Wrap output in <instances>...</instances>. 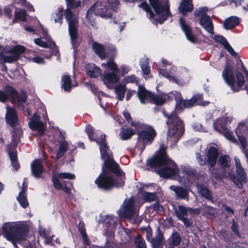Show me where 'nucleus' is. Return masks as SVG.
<instances>
[{"mask_svg": "<svg viewBox=\"0 0 248 248\" xmlns=\"http://www.w3.org/2000/svg\"><path fill=\"white\" fill-rule=\"evenodd\" d=\"M57 176L60 179H74L75 178L74 174L68 173V172H62L59 173Z\"/></svg>", "mask_w": 248, "mask_h": 248, "instance_id": "nucleus-52", "label": "nucleus"}, {"mask_svg": "<svg viewBox=\"0 0 248 248\" xmlns=\"http://www.w3.org/2000/svg\"><path fill=\"white\" fill-rule=\"evenodd\" d=\"M179 23L181 29L185 33L187 39L192 43H194L196 41V38L193 34L191 28L189 25L182 18L179 19Z\"/></svg>", "mask_w": 248, "mask_h": 248, "instance_id": "nucleus-24", "label": "nucleus"}, {"mask_svg": "<svg viewBox=\"0 0 248 248\" xmlns=\"http://www.w3.org/2000/svg\"><path fill=\"white\" fill-rule=\"evenodd\" d=\"M165 115L168 118L167 139L172 143H176L183 133L184 128L181 120L175 113H172L169 116Z\"/></svg>", "mask_w": 248, "mask_h": 248, "instance_id": "nucleus-6", "label": "nucleus"}, {"mask_svg": "<svg viewBox=\"0 0 248 248\" xmlns=\"http://www.w3.org/2000/svg\"><path fill=\"white\" fill-rule=\"evenodd\" d=\"M62 87L66 92H68L70 90L72 85L70 78L69 77L64 75L62 77Z\"/></svg>", "mask_w": 248, "mask_h": 248, "instance_id": "nucleus-41", "label": "nucleus"}, {"mask_svg": "<svg viewBox=\"0 0 248 248\" xmlns=\"http://www.w3.org/2000/svg\"><path fill=\"white\" fill-rule=\"evenodd\" d=\"M158 74L163 77L167 78L170 81L174 82L179 86H183L185 82L183 80L178 79L176 77L177 73V68L174 66H172L169 71L166 70L162 69L161 68H157Z\"/></svg>", "mask_w": 248, "mask_h": 248, "instance_id": "nucleus-19", "label": "nucleus"}, {"mask_svg": "<svg viewBox=\"0 0 248 248\" xmlns=\"http://www.w3.org/2000/svg\"><path fill=\"white\" fill-rule=\"evenodd\" d=\"M233 120L232 116H222L217 118L213 123L216 131L221 133L226 139L235 143L236 140L232 131L228 128L227 125L231 124Z\"/></svg>", "mask_w": 248, "mask_h": 248, "instance_id": "nucleus-12", "label": "nucleus"}, {"mask_svg": "<svg viewBox=\"0 0 248 248\" xmlns=\"http://www.w3.org/2000/svg\"><path fill=\"white\" fill-rule=\"evenodd\" d=\"M149 0L154 12L147 3H141L139 7H141L149 15V18L152 23H162L170 15L168 5L163 4L161 0Z\"/></svg>", "mask_w": 248, "mask_h": 248, "instance_id": "nucleus-4", "label": "nucleus"}, {"mask_svg": "<svg viewBox=\"0 0 248 248\" xmlns=\"http://www.w3.org/2000/svg\"><path fill=\"white\" fill-rule=\"evenodd\" d=\"M236 134L243 148L246 147V138L248 136V122L247 121L240 123L235 130Z\"/></svg>", "mask_w": 248, "mask_h": 248, "instance_id": "nucleus-21", "label": "nucleus"}, {"mask_svg": "<svg viewBox=\"0 0 248 248\" xmlns=\"http://www.w3.org/2000/svg\"><path fill=\"white\" fill-rule=\"evenodd\" d=\"M85 130L90 140L96 141L99 145L101 157L104 161L102 173L96 179L95 183L99 188L105 190L124 186V173L113 159L105 140V135L101 134L100 131L94 133L90 125L86 126Z\"/></svg>", "mask_w": 248, "mask_h": 248, "instance_id": "nucleus-1", "label": "nucleus"}, {"mask_svg": "<svg viewBox=\"0 0 248 248\" xmlns=\"http://www.w3.org/2000/svg\"><path fill=\"white\" fill-rule=\"evenodd\" d=\"M85 70L87 75L91 78H96L102 75L101 69L93 63L87 64L85 67Z\"/></svg>", "mask_w": 248, "mask_h": 248, "instance_id": "nucleus-30", "label": "nucleus"}, {"mask_svg": "<svg viewBox=\"0 0 248 248\" xmlns=\"http://www.w3.org/2000/svg\"><path fill=\"white\" fill-rule=\"evenodd\" d=\"M137 94L141 103L146 104L152 102L153 94L147 91L143 87L139 86Z\"/></svg>", "mask_w": 248, "mask_h": 248, "instance_id": "nucleus-23", "label": "nucleus"}, {"mask_svg": "<svg viewBox=\"0 0 248 248\" xmlns=\"http://www.w3.org/2000/svg\"><path fill=\"white\" fill-rule=\"evenodd\" d=\"M31 170L32 175L36 178H41L44 172V168L40 159L35 160L31 164Z\"/></svg>", "mask_w": 248, "mask_h": 248, "instance_id": "nucleus-28", "label": "nucleus"}, {"mask_svg": "<svg viewBox=\"0 0 248 248\" xmlns=\"http://www.w3.org/2000/svg\"><path fill=\"white\" fill-rule=\"evenodd\" d=\"M107 3L110 11L115 12L118 8L119 1L118 0H108Z\"/></svg>", "mask_w": 248, "mask_h": 248, "instance_id": "nucleus-48", "label": "nucleus"}, {"mask_svg": "<svg viewBox=\"0 0 248 248\" xmlns=\"http://www.w3.org/2000/svg\"><path fill=\"white\" fill-rule=\"evenodd\" d=\"M22 184V189L19 192L18 196L17 197V200L20 205L24 208H26L29 205V203L27 201L26 196L25 195V191L27 187V186L25 182Z\"/></svg>", "mask_w": 248, "mask_h": 248, "instance_id": "nucleus-31", "label": "nucleus"}, {"mask_svg": "<svg viewBox=\"0 0 248 248\" xmlns=\"http://www.w3.org/2000/svg\"><path fill=\"white\" fill-rule=\"evenodd\" d=\"M93 13L95 15L106 18L112 17L111 11H110L109 8H106V5L103 2L97 1L87 12V18L93 26H94L95 24Z\"/></svg>", "mask_w": 248, "mask_h": 248, "instance_id": "nucleus-13", "label": "nucleus"}, {"mask_svg": "<svg viewBox=\"0 0 248 248\" xmlns=\"http://www.w3.org/2000/svg\"><path fill=\"white\" fill-rule=\"evenodd\" d=\"M203 209L204 210V213L208 214H211L213 212L214 208L211 206H203Z\"/></svg>", "mask_w": 248, "mask_h": 248, "instance_id": "nucleus-60", "label": "nucleus"}, {"mask_svg": "<svg viewBox=\"0 0 248 248\" xmlns=\"http://www.w3.org/2000/svg\"><path fill=\"white\" fill-rule=\"evenodd\" d=\"M193 129L196 131H202L203 128L202 125L198 123H195L193 126Z\"/></svg>", "mask_w": 248, "mask_h": 248, "instance_id": "nucleus-59", "label": "nucleus"}, {"mask_svg": "<svg viewBox=\"0 0 248 248\" xmlns=\"http://www.w3.org/2000/svg\"><path fill=\"white\" fill-rule=\"evenodd\" d=\"M236 78L231 66L226 65L222 71V76L225 81L230 86L232 89L235 92L240 90L245 83L243 75L238 70H236Z\"/></svg>", "mask_w": 248, "mask_h": 248, "instance_id": "nucleus-11", "label": "nucleus"}, {"mask_svg": "<svg viewBox=\"0 0 248 248\" xmlns=\"http://www.w3.org/2000/svg\"><path fill=\"white\" fill-rule=\"evenodd\" d=\"M215 40L218 43L222 44L224 48L229 52L232 56L236 55V53L234 51L232 47L230 45L226 39L223 36L220 35H216L215 37Z\"/></svg>", "mask_w": 248, "mask_h": 248, "instance_id": "nucleus-32", "label": "nucleus"}, {"mask_svg": "<svg viewBox=\"0 0 248 248\" xmlns=\"http://www.w3.org/2000/svg\"><path fill=\"white\" fill-rule=\"evenodd\" d=\"M105 222L108 224V228L106 232L108 248H124L123 246L117 248L115 244L112 242V239L114 237V227L116 223L115 218L112 216H107Z\"/></svg>", "mask_w": 248, "mask_h": 248, "instance_id": "nucleus-16", "label": "nucleus"}, {"mask_svg": "<svg viewBox=\"0 0 248 248\" xmlns=\"http://www.w3.org/2000/svg\"><path fill=\"white\" fill-rule=\"evenodd\" d=\"M218 155V152L216 146H210L207 149V161L211 167H213L216 163Z\"/></svg>", "mask_w": 248, "mask_h": 248, "instance_id": "nucleus-25", "label": "nucleus"}, {"mask_svg": "<svg viewBox=\"0 0 248 248\" xmlns=\"http://www.w3.org/2000/svg\"><path fill=\"white\" fill-rule=\"evenodd\" d=\"M171 63L168 60L163 58L161 59V66L163 67H166L168 65H170Z\"/></svg>", "mask_w": 248, "mask_h": 248, "instance_id": "nucleus-63", "label": "nucleus"}, {"mask_svg": "<svg viewBox=\"0 0 248 248\" xmlns=\"http://www.w3.org/2000/svg\"><path fill=\"white\" fill-rule=\"evenodd\" d=\"M179 10L183 15H185L186 12H190L193 10V7L191 0H181Z\"/></svg>", "mask_w": 248, "mask_h": 248, "instance_id": "nucleus-33", "label": "nucleus"}, {"mask_svg": "<svg viewBox=\"0 0 248 248\" xmlns=\"http://www.w3.org/2000/svg\"><path fill=\"white\" fill-rule=\"evenodd\" d=\"M25 50L24 46L16 45L12 48L7 49L6 52L7 54H0V59L4 62L12 63L17 60Z\"/></svg>", "mask_w": 248, "mask_h": 248, "instance_id": "nucleus-15", "label": "nucleus"}, {"mask_svg": "<svg viewBox=\"0 0 248 248\" xmlns=\"http://www.w3.org/2000/svg\"><path fill=\"white\" fill-rule=\"evenodd\" d=\"M146 237L147 240L151 243L153 248H162L163 246V233L159 228H157L155 237H152V232L150 228H147L145 230Z\"/></svg>", "mask_w": 248, "mask_h": 248, "instance_id": "nucleus-18", "label": "nucleus"}, {"mask_svg": "<svg viewBox=\"0 0 248 248\" xmlns=\"http://www.w3.org/2000/svg\"><path fill=\"white\" fill-rule=\"evenodd\" d=\"M92 47L95 53L101 59H103L106 57L104 47L103 45L97 43H93Z\"/></svg>", "mask_w": 248, "mask_h": 248, "instance_id": "nucleus-36", "label": "nucleus"}, {"mask_svg": "<svg viewBox=\"0 0 248 248\" xmlns=\"http://www.w3.org/2000/svg\"><path fill=\"white\" fill-rule=\"evenodd\" d=\"M6 119L7 123L10 125L14 126L17 124V116L15 108L7 107Z\"/></svg>", "mask_w": 248, "mask_h": 248, "instance_id": "nucleus-26", "label": "nucleus"}, {"mask_svg": "<svg viewBox=\"0 0 248 248\" xmlns=\"http://www.w3.org/2000/svg\"><path fill=\"white\" fill-rule=\"evenodd\" d=\"M172 245L177 246L181 241L180 235L177 233H173L170 238Z\"/></svg>", "mask_w": 248, "mask_h": 248, "instance_id": "nucleus-49", "label": "nucleus"}, {"mask_svg": "<svg viewBox=\"0 0 248 248\" xmlns=\"http://www.w3.org/2000/svg\"><path fill=\"white\" fill-rule=\"evenodd\" d=\"M165 150V147L162 146L154 157L148 160L147 164L154 168L161 177L177 179L181 184L189 185L191 178L196 174L195 170L183 166L181 170L179 171L175 163L167 156Z\"/></svg>", "mask_w": 248, "mask_h": 248, "instance_id": "nucleus-2", "label": "nucleus"}, {"mask_svg": "<svg viewBox=\"0 0 248 248\" xmlns=\"http://www.w3.org/2000/svg\"><path fill=\"white\" fill-rule=\"evenodd\" d=\"M122 82L124 84L129 83H136L137 84L138 79L137 78L135 75H132L125 77L124 79L123 80Z\"/></svg>", "mask_w": 248, "mask_h": 248, "instance_id": "nucleus-50", "label": "nucleus"}, {"mask_svg": "<svg viewBox=\"0 0 248 248\" xmlns=\"http://www.w3.org/2000/svg\"><path fill=\"white\" fill-rule=\"evenodd\" d=\"M200 24L208 33L213 34V25L209 16H202L200 18Z\"/></svg>", "mask_w": 248, "mask_h": 248, "instance_id": "nucleus-27", "label": "nucleus"}, {"mask_svg": "<svg viewBox=\"0 0 248 248\" xmlns=\"http://www.w3.org/2000/svg\"><path fill=\"white\" fill-rule=\"evenodd\" d=\"M167 97V96L164 94L159 95H154L153 94L152 102L153 101L154 103L156 105H162L166 101Z\"/></svg>", "mask_w": 248, "mask_h": 248, "instance_id": "nucleus-44", "label": "nucleus"}, {"mask_svg": "<svg viewBox=\"0 0 248 248\" xmlns=\"http://www.w3.org/2000/svg\"><path fill=\"white\" fill-rule=\"evenodd\" d=\"M8 98H11L13 103L20 107L26 102L27 95L24 92H21L20 94L17 95L13 88L8 87L6 93L0 90V101L4 102Z\"/></svg>", "mask_w": 248, "mask_h": 248, "instance_id": "nucleus-14", "label": "nucleus"}, {"mask_svg": "<svg viewBox=\"0 0 248 248\" xmlns=\"http://www.w3.org/2000/svg\"><path fill=\"white\" fill-rule=\"evenodd\" d=\"M67 8L65 10V18L68 24L69 34L73 47L75 48L78 45V17L72 11V9H76L80 6L79 0H66Z\"/></svg>", "mask_w": 248, "mask_h": 248, "instance_id": "nucleus-3", "label": "nucleus"}, {"mask_svg": "<svg viewBox=\"0 0 248 248\" xmlns=\"http://www.w3.org/2000/svg\"><path fill=\"white\" fill-rule=\"evenodd\" d=\"M142 197L145 201L149 202H153L156 199V195L155 193L147 192H143Z\"/></svg>", "mask_w": 248, "mask_h": 248, "instance_id": "nucleus-47", "label": "nucleus"}, {"mask_svg": "<svg viewBox=\"0 0 248 248\" xmlns=\"http://www.w3.org/2000/svg\"><path fill=\"white\" fill-rule=\"evenodd\" d=\"M135 243L137 248H146L145 242L140 235H137L135 237Z\"/></svg>", "mask_w": 248, "mask_h": 248, "instance_id": "nucleus-46", "label": "nucleus"}, {"mask_svg": "<svg viewBox=\"0 0 248 248\" xmlns=\"http://www.w3.org/2000/svg\"><path fill=\"white\" fill-rule=\"evenodd\" d=\"M63 9L61 7L58 8L55 11L51 14V17L55 23H59L61 25L63 18Z\"/></svg>", "mask_w": 248, "mask_h": 248, "instance_id": "nucleus-34", "label": "nucleus"}, {"mask_svg": "<svg viewBox=\"0 0 248 248\" xmlns=\"http://www.w3.org/2000/svg\"><path fill=\"white\" fill-rule=\"evenodd\" d=\"M175 213L178 218L184 223L186 227H188L191 225V223L187 218V215L188 214H198L200 213V210L198 209H193L183 205H179L178 208L175 210Z\"/></svg>", "mask_w": 248, "mask_h": 248, "instance_id": "nucleus-17", "label": "nucleus"}, {"mask_svg": "<svg viewBox=\"0 0 248 248\" xmlns=\"http://www.w3.org/2000/svg\"><path fill=\"white\" fill-rule=\"evenodd\" d=\"M68 149V143L64 140L60 141L59 143V150L56 155L57 160L62 157L66 152Z\"/></svg>", "mask_w": 248, "mask_h": 248, "instance_id": "nucleus-37", "label": "nucleus"}, {"mask_svg": "<svg viewBox=\"0 0 248 248\" xmlns=\"http://www.w3.org/2000/svg\"><path fill=\"white\" fill-rule=\"evenodd\" d=\"M134 197L125 200L118 211V214L120 217L126 218L131 223L139 225L142 218L139 215L138 209L134 206Z\"/></svg>", "mask_w": 248, "mask_h": 248, "instance_id": "nucleus-10", "label": "nucleus"}, {"mask_svg": "<svg viewBox=\"0 0 248 248\" xmlns=\"http://www.w3.org/2000/svg\"><path fill=\"white\" fill-rule=\"evenodd\" d=\"M8 152L9 157L11 161V163L15 170H17L19 169L20 166L17 161L16 152L15 151H10L9 150Z\"/></svg>", "mask_w": 248, "mask_h": 248, "instance_id": "nucleus-42", "label": "nucleus"}, {"mask_svg": "<svg viewBox=\"0 0 248 248\" xmlns=\"http://www.w3.org/2000/svg\"><path fill=\"white\" fill-rule=\"evenodd\" d=\"M197 187L198 191L201 196L208 200L212 199V195L210 191L205 186L202 185H198Z\"/></svg>", "mask_w": 248, "mask_h": 248, "instance_id": "nucleus-38", "label": "nucleus"}, {"mask_svg": "<svg viewBox=\"0 0 248 248\" xmlns=\"http://www.w3.org/2000/svg\"><path fill=\"white\" fill-rule=\"evenodd\" d=\"M126 88L125 85L119 84L115 88V92L116 94V98L119 100H123Z\"/></svg>", "mask_w": 248, "mask_h": 248, "instance_id": "nucleus-39", "label": "nucleus"}, {"mask_svg": "<svg viewBox=\"0 0 248 248\" xmlns=\"http://www.w3.org/2000/svg\"><path fill=\"white\" fill-rule=\"evenodd\" d=\"M239 22V19L237 17L232 16L225 21L224 27L227 30L231 29L238 25Z\"/></svg>", "mask_w": 248, "mask_h": 248, "instance_id": "nucleus-35", "label": "nucleus"}, {"mask_svg": "<svg viewBox=\"0 0 248 248\" xmlns=\"http://www.w3.org/2000/svg\"><path fill=\"white\" fill-rule=\"evenodd\" d=\"M207 11V7L200 8L198 10L195 12V15L197 16H205V13Z\"/></svg>", "mask_w": 248, "mask_h": 248, "instance_id": "nucleus-55", "label": "nucleus"}, {"mask_svg": "<svg viewBox=\"0 0 248 248\" xmlns=\"http://www.w3.org/2000/svg\"><path fill=\"white\" fill-rule=\"evenodd\" d=\"M27 228L23 225L5 223L2 228V234L9 241L12 242L15 248H18L15 242L25 239Z\"/></svg>", "mask_w": 248, "mask_h": 248, "instance_id": "nucleus-9", "label": "nucleus"}, {"mask_svg": "<svg viewBox=\"0 0 248 248\" xmlns=\"http://www.w3.org/2000/svg\"><path fill=\"white\" fill-rule=\"evenodd\" d=\"M78 228V230L81 234H84V233H86L84 224L83 222H80L79 223Z\"/></svg>", "mask_w": 248, "mask_h": 248, "instance_id": "nucleus-61", "label": "nucleus"}, {"mask_svg": "<svg viewBox=\"0 0 248 248\" xmlns=\"http://www.w3.org/2000/svg\"><path fill=\"white\" fill-rule=\"evenodd\" d=\"M125 119L135 127L138 132L139 140L143 143H150L156 135L155 130L151 126L145 125L138 122H133L130 114L126 111L123 112Z\"/></svg>", "mask_w": 248, "mask_h": 248, "instance_id": "nucleus-7", "label": "nucleus"}, {"mask_svg": "<svg viewBox=\"0 0 248 248\" xmlns=\"http://www.w3.org/2000/svg\"><path fill=\"white\" fill-rule=\"evenodd\" d=\"M170 189L175 193L177 198L184 199L187 201L188 200V191L187 189L175 186H170Z\"/></svg>", "mask_w": 248, "mask_h": 248, "instance_id": "nucleus-29", "label": "nucleus"}, {"mask_svg": "<svg viewBox=\"0 0 248 248\" xmlns=\"http://www.w3.org/2000/svg\"><path fill=\"white\" fill-rule=\"evenodd\" d=\"M140 66L144 75H148L150 72V68L149 66V59L142 58L140 61Z\"/></svg>", "mask_w": 248, "mask_h": 248, "instance_id": "nucleus-40", "label": "nucleus"}, {"mask_svg": "<svg viewBox=\"0 0 248 248\" xmlns=\"http://www.w3.org/2000/svg\"><path fill=\"white\" fill-rule=\"evenodd\" d=\"M15 15L16 17L20 20L22 21L26 20L27 13L24 10L16 9Z\"/></svg>", "mask_w": 248, "mask_h": 248, "instance_id": "nucleus-45", "label": "nucleus"}, {"mask_svg": "<svg viewBox=\"0 0 248 248\" xmlns=\"http://www.w3.org/2000/svg\"><path fill=\"white\" fill-rule=\"evenodd\" d=\"M133 134L134 132L132 129L122 128L120 133V136L122 140H127L130 139Z\"/></svg>", "mask_w": 248, "mask_h": 248, "instance_id": "nucleus-43", "label": "nucleus"}, {"mask_svg": "<svg viewBox=\"0 0 248 248\" xmlns=\"http://www.w3.org/2000/svg\"><path fill=\"white\" fill-rule=\"evenodd\" d=\"M130 71L129 67L122 65L120 67L119 72H121V75L123 76L124 75L127 74Z\"/></svg>", "mask_w": 248, "mask_h": 248, "instance_id": "nucleus-56", "label": "nucleus"}, {"mask_svg": "<svg viewBox=\"0 0 248 248\" xmlns=\"http://www.w3.org/2000/svg\"><path fill=\"white\" fill-rule=\"evenodd\" d=\"M29 125L32 130L37 131L40 135L44 134L46 126V124L40 121V117L37 113L33 114L29 122Z\"/></svg>", "mask_w": 248, "mask_h": 248, "instance_id": "nucleus-22", "label": "nucleus"}, {"mask_svg": "<svg viewBox=\"0 0 248 248\" xmlns=\"http://www.w3.org/2000/svg\"><path fill=\"white\" fill-rule=\"evenodd\" d=\"M19 3L22 6L27 8L29 11H34L33 6L28 2L26 0H20Z\"/></svg>", "mask_w": 248, "mask_h": 248, "instance_id": "nucleus-53", "label": "nucleus"}, {"mask_svg": "<svg viewBox=\"0 0 248 248\" xmlns=\"http://www.w3.org/2000/svg\"><path fill=\"white\" fill-rule=\"evenodd\" d=\"M101 66L105 68L101 76V80L108 88H111L113 84L120 80L119 69L117 64L112 60L102 63Z\"/></svg>", "mask_w": 248, "mask_h": 248, "instance_id": "nucleus-8", "label": "nucleus"}, {"mask_svg": "<svg viewBox=\"0 0 248 248\" xmlns=\"http://www.w3.org/2000/svg\"><path fill=\"white\" fill-rule=\"evenodd\" d=\"M41 28H42V33L44 35V38L48 41L50 39V37L47 35V30L46 29H45L43 27H41Z\"/></svg>", "mask_w": 248, "mask_h": 248, "instance_id": "nucleus-62", "label": "nucleus"}, {"mask_svg": "<svg viewBox=\"0 0 248 248\" xmlns=\"http://www.w3.org/2000/svg\"><path fill=\"white\" fill-rule=\"evenodd\" d=\"M202 94H197L193 96L190 99L185 100H181L179 103V106L181 109H184L191 107L196 104L203 106H207L209 102L208 101L202 102Z\"/></svg>", "mask_w": 248, "mask_h": 248, "instance_id": "nucleus-20", "label": "nucleus"}, {"mask_svg": "<svg viewBox=\"0 0 248 248\" xmlns=\"http://www.w3.org/2000/svg\"><path fill=\"white\" fill-rule=\"evenodd\" d=\"M12 10L9 6H7L3 9L4 14L7 16H10L11 15Z\"/></svg>", "mask_w": 248, "mask_h": 248, "instance_id": "nucleus-64", "label": "nucleus"}, {"mask_svg": "<svg viewBox=\"0 0 248 248\" xmlns=\"http://www.w3.org/2000/svg\"><path fill=\"white\" fill-rule=\"evenodd\" d=\"M234 160L238 177L235 176L232 173V170L230 169L231 159L229 156L224 155L220 156L218 162L221 167L224 170L223 175L226 177H230L239 188H241L243 186V184L247 182V174L241 164L240 160L238 158L235 157Z\"/></svg>", "mask_w": 248, "mask_h": 248, "instance_id": "nucleus-5", "label": "nucleus"}, {"mask_svg": "<svg viewBox=\"0 0 248 248\" xmlns=\"http://www.w3.org/2000/svg\"><path fill=\"white\" fill-rule=\"evenodd\" d=\"M237 64L238 65H240L241 66L242 69L246 72V74L247 76V83L245 85V89L247 91V92L248 93V71L246 70L241 61H239L238 62Z\"/></svg>", "mask_w": 248, "mask_h": 248, "instance_id": "nucleus-58", "label": "nucleus"}, {"mask_svg": "<svg viewBox=\"0 0 248 248\" xmlns=\"http://www.w3.org/2000/svg\"><path fill=\"white\" fill-rule=\"evenodd\" d=\"M34 42L37 45L43 47H48V46L47 43L44 41H43L40 38H36L34 39Z\"/></svg>", "mask_w": 248, "mask_h": 248, "instance_id": "nucleus-54", "label": "nucleus"}, {"mask_svg": "<svg viewBox=\"0 0 248 248\" xmlns=\"http://www.w3.org/2000/svg\"><path fill=\"white\" fill-rule=\"evenodd\" d=\"M59 179H60L57 175L53 174L52 182L53 183L54 186L57 189H62L63 188L62 185L60 183Z\"/></svg>", "mask_w": 248, "mask_h": 248, "instance_id": "nucleus-51", "label": "nucleus"}, {"mask_svg": "<svg viewBox=\"0 0 248 248\" xmlns=\"http://www.w3.org/2000/svg\"><path fill=\"white\" fill-rule=\"evenodd\" d=\"M30 61L38 64H41L44 62V59L39 56L32 57L30 59Z\"/></svg>", "mask_w": 248, "mask_h": 248, "instance_id": "nucleus-57", "label": "nucleus"}]
</instances>
